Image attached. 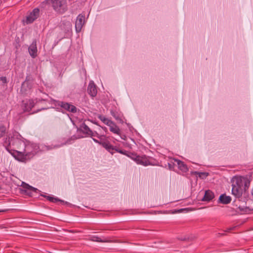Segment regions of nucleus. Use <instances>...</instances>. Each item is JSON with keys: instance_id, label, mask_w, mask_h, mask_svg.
<instances>
[{"instance_id": "obj_24", "label": "nucleus", "mask_w": 253, "mask_h": 253, "mask_svg": "<svg viewBox=\"0 0 253 253\" xmlns=\"http://www.w3.org/2000/svg\"><path fill=\"white\" fill-rule=\"evenodd\" d=\"M111 114L116 120H118V121L121 120V118L120 117V115L117 112L112 111L111 112Z\"/></svg>"}, {"instance_id": "obj_25", "label": "nucleus", "mask_w": 253, "mask_h": 253, "mask_svg": "<svg viewBox=\"0 0 253 253\" xmlns=\"http://www.w3.org/2000/svg\"><path fill=\"white\" fill-rule=\"evenodd\" d=\"M6 131L5 126H0V137L4 136Z\"/></svg>"}, {"instance_id": "obj_3", "label": "nucleus", "mask_w": 253, "mask_h": 253, "mask_svg": "<svg viewBox=\"0 0 253 253\" xmlns=\"http://www.w3.org/2000/svg\"><path fill=\"white\" fill-rule=\"evenodd\" d=\"M8 144L5 147L6 150L12 155V151H18L20 150L23 151L27 140L24 139L18 132L13 134V136L8 139Z\"/></svg>"}, {"instance_id": "obj_16", "label": "nucleus", "mask_w": 253, "mask_h": 253, "mask_svg": "<svg viewBox=\"0 0 253 253\" xmlns=\"http://www.w3.org/2000/svg\"><path fill=\"white\" fill-rule=\"evenodd\" d=\"M231 201V198L229 196H226L225 194H221L218 199V203L226 205Z\"/></svg>"}, {"instance_id": "obj_19", "label": "nucleus", "mask_w": 253, "mask_h": 253, "mask_svg": "<svg viewBox=\"0 0 253 253\" xmlns=\"http://www.w3.org/2000/svg\"><path fill=\"white\" fill-rule=\"evenodd\" d=\"M195 175L196 177H199L201 179H204L209 175V173L205 172H191V175Z\"/></svg>"}, {"instance_id": "obj_6", "label": "nucleus", "mask_w": 253, "mask_h": 253, "mask_svg": "<svg viewBox=\"0 0 253 253\" xmlns=\"http://www.w3.org/2000/svg\"><path fill=\"white\" fill-rule=\"evenodd\" d=\"M169 169H173L175 167H177L178 169L183 173L186 172L188 169L187 166L184 162L179 160L171 158L168 163Z\"/></svg>"}, {"instance_id": "obj_34", "label": "nucleus", "mask_w": 253, "mask_h": 253, "mask_svg": "<svg viewBox=\"0 0 253 253\" xmlns=\"http://www.w3.org/2000/svg\"><path fill=\"white\" fill-rule=\"evenodd\" d=\"M101 128L103 129L104 131H107V128L106 127H102Z\"/></svg>"}, {"instance_id": "obj_17", "label": "nucleus", "mask_w": 253, "mask_h": 253, "mask_svg": "<svg viewBox=\"0 0 253 253\" xmlns=\"http://www.w3.org/2000/svg\"><path fill=\"white\" fill-rule=\"evenodd\" d=\"M110 127V130L113 133L119 135H121V130L119 126H117V125L112 122V123L110 124V126H109Z\"/></svg>"}, {"instance_id": "obj_27", "label": "nucleus", "mask_w": 253, "mask_h": 253, "mask_svg": "<svg viewBox=\"0 0 253 253\" xmlns=\"http://www.w3.org/2000/svg\"><path fill=\"white\" fill-rule=\"evenodd\" d=\"M44 197H46L48 201L53 203H56L59 201V200L57 198L51 196H47Z\"/></svg>"}, {"instance_id": "obj_31", "label": "nucleus", "mask_w": 253, "mask_h": 253, "mask_svg": "<svg viewBox=\"0 0 253 253\" xmlns=\"http://www.w3.org/2000/svg\"><path fill=\"white\" fill-rule=\"evenodd\" d=\"M76 139H77L76 137H74V138H73L72 137L70 139H69V140H68L66 142V143L67 144H71L72 143V141H74Z\"/></svg>"}, {"instance_id": "obj_20", "label": "nucleus", "mask_w": 253, "mask_h": 253, "mask_svg": "<svg viewBox=\"0 0 253 253\" xmlns=\"http://www.w3.org/2000/svg\"><path fill=\"white\" fill-rule=\"evenodd\" d=\"M24 188L27 189V190H26V192L30 196H32L33 192H37V191L38 190V189L33 187L27 184H26V186L24 187Z\"/></svg>"}, {"instance_id": "obj_28", "label": "nucleus", "mask_w": 253, "mask_h": 253, "mask_svg": "<svg viewBox=\"0 0 253 253\" xmlns=\"http://www.w3.org/2000/svg\"><path fill=\"white\" fill-rule=\"evenodd\" d=\"M93 239H92V240L94 241H96V242H105V241L101 240L100 239V238L98 237H93Z\"/></svg>"}, {"instance_id": "obj_7", "label": "nucleus", "mask_w": 253, "mask_h": 253, "mask_svg": "<svg viewBox=\"0 0 253 253\" xmlns=\"http://www.w3.org/2000/svg\"><path fill=\"white\" fill-rule=\"evenodd\" d=\"M34 79L31 75L27 76L26 80L22 83L21 86V90L26 92L30 91L33 86Z\"/></svg>"}, {"instance_id": "obj_33", "label": "nucleus", "mask_w": 253, "mask_h": 253, "mask_svg": "<svg viewBox=\"0 0 253 253\" xmlns=\"http://www.w3.org/2000/svg\"><path fill=\"white\" fill-rule=\"evenodd\" d=\"M7 210H0V212H5Z\"/></svg>"}, {"instance_id": "obj_21", "label": "nucleus", "mask_w": 253, "mask_h": 253, "mask_svg": "<svg viewBox=\"0 0 253 253\" xmlns=\"http://www.w3.org/2000/svg\"><path fill=\"white\" fill-rule=\"evenodd\" d=\"M98 119L101 120L104 124L108 126H110V124L113 121L106 118L104 116L100 115L98 117Z\"/></svg>"}, {"instance_id": "obj_26", "label": "nucleus", "mask_w": 253, "mask_h": 253, "mask_svg": "<svg viewBox=\"0 0 253 253\" xmlns=\"http://www.w3.org/2000/svg\"><path fill=\"white\" fill-rule=\"evenodd\" d=\"M117 152L120 154H123V155H127V151H126V150H121L118 147L116 146V149H115L114 150V152Z\"/></svg>"}, {"instance_id": "obj_23", "label": "nucleus", "mask_w": 253, "mask_h": 253, "mask_svg": "<svg viewBox=\"0 0 253 253\" xmlns=\"http://www.w3.org/2000/svg\"><path fill=\"white\" fill-rule=\"evenodd\" d=\"M90 137H97L98 138H99L100 139H101L102 138V137H105V136L104 135H99L96 131H93L92 130V133H91L89 135Z\"/></svg>"}, {"instance_id": "obj_2", "label": "nucleus", "mask_w": 253, "mask_h": 253, "mask_svg": "<svg viewBox=\"0 0 253 253\" xmlns=\"http://www.w3.org/2000/svg\"><path fill=\"white\" fill-rule=\"evenodd\" d=\"M12 156L17 161L26 162L32 159L37 153L36 146L27 141L23 151H12Z\"/></svg>"}, {"instance_id": "obj_4", "label": "nucleus", "mask_w": 253, "mask_h": 253, "mask_svg": "<svg viewBox=\"0 0 253 253\" xmlns=\"http://www.w3.org/2000/svg\"><path fill=\"white\" fill-rule=\"evenodd\" d=\"M134 156L135 162L139 165H141L144 166L149 165L155 166L157 165L158 162L155 159L152 157H148L146 155L139 156L136 154H132Z\"/></svg>"}, {"instance_id": "obj_5", "label": "nucleus", "mask_w": 253, "mask_h": 253, "mask_svg": "<svg viewBox=\"0 0 253 253\" xmlns=\"http://www.w3.org/2000/svg\"><path fill=\"white\" fill-rule=\"evenodd\" d=\"M53 9L59 13H63L67 9L66 0H48Z\"/></svg>"}, {"instance_id": "obj_13", "label": "nucleus", "mask_w": 253, "mask_h": 253, "mask_svg": "<svg viewBox=\"0 0 253 253\" xmlns=\"http://www.w3.org/2000/svg\"><path fill=\"white\" fill-rule=\"evenodd\" d=\"M87 92L92 97H94L96 95L97 89L93 82L91 81L89 82L87 87Z\"/></svg>"}, {"instance_id": "obj_30", "label": "nucleus", "mask_w": 253, "mask_h": 253, "mask_svg": "<svg viewBox=\"0 0 253 253\" xmlns=\"http://www.w3.org/2000/svg\"><path fill=\"white\" fill-rule=\"evenodd\" d=\"M133 154L132 153H129L127 152V155L126 156H128V157L130 158L132 160H133L135 161V159L134 158V156H132L131 154Z\"/></svg>"}, {"instance_id": "obj_9", "label": "nucleus", "mask_w": 253, "mask_h": 253, "mask_svg": "<svg viewBox=\"0 0 253 253\" xmlns=\"http://www.w3.org/2000/svg\"><path fill=\"white\" fill-rule=\"evenodd\" d=\"M85 16L83 14H79L77 18L75 23V28L77 32L79 33L84 24Z\"/></svg>"}, {"instance_id": "obj_18", "label": "nucleus", "mask_w": 253, "mask_h": 253, "mask_svg": "<svg viewBox=\"0 0 253 253\" xmlns=\"http://www.w3.org/2000/svg\"><path fill=\"white\" fill-rule=\"evenodd\" d=\"M80 129L82 131L86 134L87 136H89L90 134L92 133V130L84 123H83L80 126Z\"/></svg>"}, {"instance_id": "obj_14", "label": "nucleus", "mask_w": 253, "mask_h": 253, "mask_svg": "<svg viewBox=\"0 0 253 253\" xmlns=\"http://www.w3.org/2000/svg\"><path fill=\"white\" fill-rule=\"evenodd\" d=\"M101 145L112 154L115 153L114 150L116 149V146L111 145L108 141L103 140V142H101Z\"/></svg>"}, {"instance_id": "obj_32", "label": "nucleus", "mask_w": 253, "mask_h": 253, "mask_svg": "<svg viewBox=\"0 0 253 253\" xmlns=\"http://www.w3.org/2000/svg\"><path fill=\"white\" fill-rule=\"evenodd\" d=\"M0 80L4 83L6 82V78L5 77H0Z\"/></svg>"}, {"instance_id": "obj_10", "label": "nucleus", "mask_w": 253, "mask_h": 253, "mask_svg": "<svg viewBox=\"0 0 253 253\" xmlns=\"http://www.w3.org/2000/svg\"><path fill=\"white\" fill-rule=\"evenodd\" d=\"M40 15V9L38 8H34L30 13L29 15L27 17V22L29 23H32L37 19Z\"/></svg>"}, {"instance_id": "obj_29", "label": "nucleus", "mask_w": 253, "mask_h": 253, "mask_svg": "<svg viewBox=\"0 0 253 253\" xmlns=\"http://www.w3.org/2000/svg\"><path fill=\"white\" fill-rule=\"evenodd\" d=\"M92 139L95 142V143H98L99 144L101 145V142H103V140H102V138L100 140H98L97 139H96L94 138H92Z\"/></svg>"}, {"instance_id": "obj_22", "label": "nucleus", "mask_w": 253, "mask_h": 253, "mask_svg": "<svg viewBox=\"0 0 253 253\" xmlns=\"http://www.w3.org/2000/svg\"><path fill=\"white\" fill-rule=\"evenodd\" d=\"M190 211V208H183L180 209L179 210H172L171 211V213L172 214L175 213H181L183 212H188Z\"/></svg>"}, {"instance_id": "obj_12", "label": "nucleus", "mask_w": 253, "mask_h": 253, "mask_svg": "<svg viewBox=\"0 0 253 253\" xmlns=\"http://www.w3.org/2000/svg\"><path fill=\"white\" fill-rule=\"evenodd\" d=\"M28 51L30 55L32 58H35L37 57L38 50L36 41H33L30 44L28 48Z\"/></svg>"}, {"instance_id": "obj_35", "label": "nucleus", "mask_w": 253, "mask_h": 253, "mask_svg": "<svg viewBox=\"0 0 253 253\" xmlns=\"http://www.w3.org/2000/svg\"><path fill=\"white\" fill-rule=\"evenodd\" d=\"M239 209H240V211H244L243 209H241L240 207H239Z\"/></svg>"}, {"instance_id": "obj_11", "label": "nucleus", "mask_w": 253, "mask_h": 253, "mask_svg": "<svg viewBox=\"0 0 253 253\" xmlns=\"http://www.w3.org/2000/svg\"><path fill=\"white\" fill-rule=\"evenodd\" d=\"M35 103L32 99L27 100L23 101L22 108L24 112H30L34 107Z\"/></svg>"}, {"instance_id": "obj_15", "label": "nucleus", "mask_w": 253, "mask_h": 253, "mask_svg": "<svg viewBox=\"0 0 253 253\" xmlns=\"http://www.w3.org/2000/svg\"><path fill=\"white\" fill-rule=\"evenodd\" d=\"M214 197V193L210 190H208L205 191L204 196L202 199V201L205 202H210L212 200Z\"/></svg>"}, {"instance_id": "obj_36", "label": "nucleus", "mask_w": 253, "mask_h": 253, "mask_svg": "<svg viewBox=\"0 0 253 253\" xmlns=\"http://www.w3.org/2000/svg\"><path fill=\"white\" fill-rule=\"evenodd\" d=\"M252 194L253 196V189H252Z\"/></svg>"}, {"instance_id": "obj_1", "label": "nucleus", "mask_w": 253, "mask_h": 253, "mask_svg": "<svg viewBox=\"0 0 253 253\" xmlns=\"http://www.w3.org/2000/svg\"><path fill=\"white\" fill-rule=\"evenodd\" d=\"M250 180L247 176H236L232 181V194L237 198L242 196L243 191H246L249 188Z\"/></svg>"}, {"instance_id": "obj_8", "label": "nucleus", "mask_w": 253, "mask_h": 253, "mask_svg": "<svg viewBox=\"0 0 253 253\" xmlns=\"http://www.w3.org/2000/svg\"><path fill=\"white\" fill-rule=\"evenodd\" d=\"M55 105L60 106L64 110L72 113L77 112V108L75 106L66 102L58 101L56 102Z\"/></svg>"}]
</instances>
